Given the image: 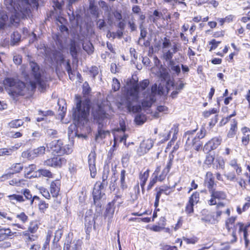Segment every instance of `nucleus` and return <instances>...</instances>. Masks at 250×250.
<instances>
[{"mask_svg":"<svg viewBox=\"0 0 250 250\" xmlns=\"http://www.w3.org/2000/svg\"><path fill=\"white\" fill-rule=\"evenodd\" d=\"M148 79H144L138 83V80L133 77L127 79L126 83V96L125 104V107L129 112L136 113L140 112L142 107L144 109L151 107L156 101V98L146 94V92L142 93L143 99L141 101V105H133V103L138 102L139 99V93L145 90L149 84Z\"/></svg>","mask_w":250,"mask_h":250,"instance_id":"1","label":"nucleus"},{"mask_svg":"<svg viewBox=\"0 0 250 250\" xmlns=\"http://www.w3.org/2000/svg\"><path fill=\"white\" fill-rule=\"evenodd\" d=\"M76 107L73 113L74 118L78 121H84L87 119L89 115L91 102L90 98L85 97L83 100L80 95H75Z\"/></svg>","mask_w":250,"mask_h":250,"instance_id":"2","label":"nucleus"},{"mask_svg":"<svg viewBox=\"0 0 250 250\" xmlns=\"http://www.w3.org/2000/svg\"><path fill=\"white\" fill-rule=\"evenodd\" d=\"M173 163V156L169 157L166 167L161 170V166H157L152 174L146 187V190H151L157 182H163L167 178Z\"/></svg>","mask_w":250,"mask_h":250,"instance_id":"3","label":"nucleus"},{"mask_svg":"<svg viewBox=\"0 0 250 250\" xmlns=\"http://www.w3.org/2000/svg\"><path fill=\"white\" fill-rule=\"evenodd\" d=\"M229 165L233 169L234 171L229 172L225 174L227 180L230 182L237 181L240 188L242 189H246L247 187V180L243 177H240L239 178L237 177V175H240L243 171L242 167L238 162V160L236 158L231 160Z\"/></svg>","mask_w":250,"mask_h":250,"instance_id":"4","label":"nucleus"},{"mask_svg":"<svg viewBox=\"0 0 250 250\" xmlns=\"http://www.w3.org/2000/svg\"><path fill=\"white\" fill-rule=\"evenodd\" d=\"M208 191L210 194V198L208 200V204L210 206L216 205V217L218 218L223 213V211L220 209V208L224 207L225 205L221 202L217 203V200L218 201L225 200L227 197V194L223 190H217L216 187Z\"/></svg>","mask_w":250,"mask_h":250,"instance_id":"5","label":"nucleus"},{"mask_svg":"<svg viewBox=\"0 0 250 250\" xmlns=\"http://www.w3.org/2000/svg\"><path fill=\"white\" fill-rule=\"evenodd\" d=\"M47 150L52 155H69L73 151L72 146L69 145H64L61 139L54 140L46 144Z\"/></svg>","mask_w":250,"mask_h":250,"instance_id":"6","label":"nucleus"},{"mask_svg":"<svg viewBox=\"0 0 250 250\" xmlns=\"http://www.w3.org/2000/svg\"><path fill=\"white\" fill-rule=\"evenodd\" d=\"M4 4L7 10L11 13L10 17V24L18 27L19 25L22 10L19 9L18 4L15 0H4Z\"/></svg>","mask_w":250,"mask_h":250,"instance_id":"7","label":"nucleus"},{"mask_svg":"<svg viewBox=\"0 0 250 250\" xmlns=\"http://www.w3.org/2000/svg\"><path fill=\"white\" fill-rule=\"evenodd\" d=\"M67 159L62 155H53L43 162V165L48 167L61 168L66 165Z\"/></svg>","mask_w":250,"mask_h":250,"instance_id":"8","label":"nucleus"},{"mask_svg":"<svg viewBox=\"0 0 250 250\" xmlns=\"http://www.w3.org/2000/svg\"><path fill=\"white\" fill-rule=\"evenodd\" d=\"M200 202V194L198 191L193 192L188 198L186 204L185 211L188 215L194 213V206Z\"/></svg>","mask_w":250,"mask_h":250,"instance_id":"9","label":"nucleus"},{"mask_svg":"<svg viewBox=\"0 0 250 250\" xmlns=\"http://www.w3.org/2000/svg\"><path fill=\"white\" fill-rule=\"evenodd\" d=\"M250 227V224H245L242 222H238L236 223L235 228L232 231L231 235L233 239L231 240V243H233L237 241V232L239 234H243V236L249 235L248 229Z\"/></svg>","mask_w":250,"mask_h":250,"instance_id":"10","label":"nucleus"},{"mask_svg":"<svg viewBox=\"0 0 250 250\" xmlns=\"http://www.w3.org/2000/svg\"><path fill=\"white\" fill-rule=\"evenodd\" d=\"M155 193V200L160 201L161 196L164 194L166 196H169L175 190V186H170L167 185H163L157 186L154 189Z\"/></svg>","mask_w":250,"mask_h":250,"instance_id":"11","label":"nucleus"},{"mask_svg":"<svg viewBox=\"0 0 250 250\" xmlns=\"http://www.w3.org/2000/svg\"><path fill=\"white\" fill-rule=\"evenodd\" d=\"M25 84L21 81H18L16 85L12 88H9L8 93L13 99H16L19 96H22L25 94Z\"/></svg>","mask_w":250,"mask_h":250,"instance_id":"12","label":"nucleus"},{"mask_svg":"<svg viewBox=\"0 0 250 250\" xmlns=\"http://www.w3.org/2000/svg\"><path fill=\"white\" fill-rule=\"evenodd\" d=\"M192 147L195 151H199L202 148L203 149V142L197 138L194 137L192 138L190 141V138L188 137L185 144V150L187 151H189L191 149Z\"/></svg>","mask_w":250,"mask_h":250,"instance_id":"13","label":"nucleus"},{"mask_svg":"<svg viewBox=\"0 0 250 250\" xmlns=\"http://www.w3.org/2000/svg\"><path fill=\"white\" fill-rule=\"evenodd\" d=\"M29 220L28 216L24 212H21L16 215V219L12 226L17 227L18 229H25V224L27 223Z\"/></svg>","mask_w":250,"mask_h":250,"instance_id":"14","label":"nucleus"},{"mask_svg":"<svg viewBox=\"0 0 250 250\" xmlns=\"http://www.w3.org/2000/svg\"><path fill=\"white\" fill-rule=\"evenodd\" d=\"M153 144L154 142L151 139L144 140L137 150L138 155L141 156L146 154L152 147Z\"/></svg>","mask_w":250,"mask_h":250,"instance_id":"15","label":"nucleus"},{"mask_svg":"<svg viewBox=\"0 0 250 250\" xmlns=\"http://www.w3.org/2000/svg\"><path fill=\"white\" fill-rule=\"evenodd\" d=\"M96 153L95 150H92L88 156V163L89 169L90 172V176L95 178L97 175V169L96 167Z\"/></svg>","mask_w":250,"mask_h":250,"instance_id":"16","label":"nucleus"},{"mask_svg":"<svg viewBox=\"0 0 250 250\" xmlns=\"http://www.w3.org/2000/svg\"><path fill=\"white\" fill-rule=\"evenodd\" d=\"M62 182L60 179H56L52 180L49 187V190L51 192L52 197L57 198L60 195Z\"/></svg>","mask_w":250,"mask_h":250,"instance_id":"17","label":"nucleus"},{"mask_svg":"<svg viewBox=\"0 0 250 250\" xmlns=\"http://www.w3.org/2000/svg\"><path fill=\"white\" fill-rule=\"evenodd\" d=\"M221 143V139L217 137H214L205 144L203 146V151L206 153L210 152L216 149Z\"/></svg>","mask_w":250,"mask_h":250,"instance_id":"18","label":"nucleus"},{"mask_svg":"<svg viewBox=\"0 0 250 250\" xmlns=\"http://www.w3.org/2000/svg\"><path fill=\"white\" fill-rule=\"evenodd\" d=\"M204 184L205 187L209 190L216 187V183L215 181V177L211 171H208L205 176Z\"/></svg>","mask_w":250,"mask_h":250,"instance_id":"19","label":"nucleus"},{"mask_svg":"<svg viewBox=\"0 0 250 250\" xmlns=\"http://www.w3.org/2000/svg\"><path fill=\"white\" fill-rule=\"evenodd\" d=\"M167 225V219L166 216H161L157 224L153 225L149 228V229L154 232H160L165 229Z\"/></svg>","mask_w":250,"mask_h":250,"instance_id":"20","label":"nucleus"},{"mask_svg":"<svg viewBox=\"0 0 250 250\" xmlns=\"http://www.w3.org/2000/svg\"><path fill=\"white\" fill-rule=\"evenodd\" d=\"M104 187H105L104 186H103V187L100 186L99 181L96 182L95 184L92 191V196L95 204L102 198L103 194L102 193V190L103 189Z\"/></svg>","mask_w":250,"mask_h":250,"instance_id":"21","label":"nucleus"},{"mask_svg":"<svg viewBox=\"0 0 250 250\" xmlns=\"http://www.w3.org/2000/svg\"><path fill=\"white\" fill-rule=\"evenodd\" d=\"M92 114L94 119L101 121L107 118L108 115L101 104L98 105L97 108L93 112Z\"/></svg>","mask_w":250,"mask_h":250,"instance_id":"22","label":"nucleus"},{"mask_svg":"<svg viewBox=\"0 0 250 250\" xmlns=\"http://www.w3.org/2000/svg\"><path fill=\"white\" fill-rule=\"evenodd\" d=\"M159 77L161 81H167L166 87L168 89V85L170 83L171 85H173V81L169 79V75L166 68L163 67L162 65L160 66L159 72H158Z\"/></svg>","mask_w":250,"mask_h":250,"instance_id":"23","label":"nucleus"},{"mask_svg":"<svg viewBox=\"0 0 250 250\" xmlns=\"http://www.w3.org/2000/svg\"><path fill=\"white\" fill-rule=\"evenodd\" d=\"M242 133V146L247 147L250 142V128L247 126H243L241 128Z\"/></svg>","mask_w":250,"mask_h":250,"instance_id":"24","label":"nucleus"},{"mask_svg":"<svg viewBox=\"0 0 250 250\" xmlns=\"http://www.w3.org/2000/svg\"><path fill=\"white\" fill-rule=\"evenodd\" d=\"M22 2L24 3L27 6V7H26L25 9H22L20 5L18 4V6L19 7V9L22 10V12L21 13V15L20 16V18L21 17L22 15H25V13L28 14V11H30L29 9V6L38 9L39 7V3L38 0H31L30 2H29V0H21Z\"/></svg>","mask_w":250,"mask_h":250,"instance_id":"25","label":"nucleus"},{"mask_svg":"<svg viewBox=\"0 0 250 250\" xmlns=\"http://www.w3.org/2000/svg\"><path fill=\"white\" fill-rule=\"evenodd\" d=\"M150 169L147 168L145 171L140 172L139 175L140 180V184L142 189V192L144 193L145 192V186L149 176Z\"/></svg>","mask_w":250,"mask_h":250,"instance_id":"26","label":"nucleus"},{"mask_svg":"<svg viewBox=\"0 0 250 250\" xmlns=\"http://www.w3.org/2000/svg\"><path fill=\"white\" fill-rule=\"evenodd\" d=\"M238 121L236 119H233L230 124V127L227 132V136L228 138H234L238 131Z\"/></svg>","mask_w":250,"mask_h":250,"instance_id":"27","label":"nucleus"},{"mask_svg":"<svg viewBox=\"0 0 250 250\" xmlns=\"http://www.w3.org/2000/svg\"><path fill=\"white\" fill-rule=\"evenodd\" d=\"M9 185L13 187L23 188L27 185V181L25 179L20 178L18 176L12 178L8 181Z\"/></svg>","mask_w":250,"mask_h":250,"instance_id":"28","label":"nucleus"},{"mask_svg":"<svg viewBox=\"0 0 250 250\" xmlns=\"http://www.w3.org/2000/svg\"><path fill=\"white\" fill-rule=\"evenodd\" d=\"M22 236L23 238L24 241L27 246H29L30 244L38 239V235L35 233H31L28 231H23L22 232Z\"/></svg>","mask_w":250,"mask_h":250,"instance_id":"29","label":"nucleus"},{"mask_svg":"<svg viewBox=\"0 0 250 250\" xmlns=\"http://www.w3.org/2000/svg\"><path fill=\"white\" fill-rule=\"evenodd\" d=\"M63 234V230L62 229H58L55 233V236L52 242V247L54 249H58L61 248V245L59 243Z\"/></svg>","mask_w":250,"mask_h":250,"instance_id":"30","label":"nucleus"},{"mask_svg":"<svg viewBox=\"0 0 250 250\" xmlns=\"http://www.w3.org/2000/svg\"><path fill=\"white\" fill-rule=\"evenodd\" d=\"M115 209V206H114L108 203L106 207L105 211L104 212V217L105 219L107 218L111 220L113 218Z\"/></svg>","mask_w":250,"mask_h":250,"instance_id":"31","label":"nucleus"},{"mask_svg":"<svg viewBox=\"0 0 250 250\" xmlns=\"http://www.w3.org/2000/svg\"><path fill=\"white\" fill-rule=\"evenodd\" d=\"M236 216H232L228 218L225 221V227L228 231L230 232L233 231V229L235 228V224L237 220Z\"/></svg>","mask_w":250,"mask_h":250,"instance_id":"32","label":"nucleus"},{"mask_svg":"<svg viewBox=\"0 0 250 250\" xmlns=\"http://www.w3.org/2000/svg\"><path fill=\"white\" fill-rule=\"evenodd\" d=\"M13 235V233L10 228H2L0 226V241H3Z\"/></svg>","mask_w":250,"mask_h":250,"instance_id":"33","label":"nucleus"},{"mask_svg":"<svg viewBox=\"0 0 250 250\" xmlns=\"http://www.w3.org/2000/svg\"><path fill=\"white\" fill-rule=\"evenodd\" d=\"M23 168V164L21 163L13 164L9 168L8 170L13 175L15 174L20 173Z\"/></svg>","mask_w":250,"mask_h":250,"instance_id":"34","label":"nucleus"},{"mask_svg":"<svg viewBox=\"0 0 250 250\" xmlns=\"http://www.w3.org/2000/svg\"><path fill=\"white\" fill-rule=\"evenodd\" d=\"M39 225L37 220H32L30 222L27 230L25 231L36 234L39 228Z\"/></svg>","mask_w":250,"mask_h":250,"instance_id":"35","label":"nucleus"},{"mask_svg":"<svg viewBox=\"0 0 250 250\" xmlns=\"http://www.w3.org/2000/svg\"><path fill=\"white\" fill-rule=\"evenodd\" d=\"M174 54L170 50H167L163 53L162 58L165 61L169 62V64L172 66L174 64V61L172 60Z\"/></svg>","mask_w":250,"mask_h":250,"instance_id":"36","label":"nucleus"},{"mask_svg":"<svg viewBox=\"0 0 250 250\" xmlns=\"http://www.w3.org/2000/svg\"><path fill=\"white\" fill-rule=\"evenodd\" d=\"M18 82V81H17L13 78L7 77L4 79L3 83L5 88H6L7 87H9V88H12L17 85Z\"/></svg>","mask_w":250,"mask_h":250,"instance_id":"37","label":"nucleus"},{"mask_svg":"<svg viewBox=\"0 0 250 250\" xmlns=\"http://www.w3.org/2000/svg\"><path fill=\"white\" fill-rule=\"evenodd\" d=\"M24 124V122L21 119H14L9 122L7 126L9 128H18Z\"/></svg>","mask_w":250,"mask_h":250,"instance_id":"38","label":"nucleus"},{"mask_svg":"<svg viewBox=\"0 0 250 250\" xmlns=\"http://www.w3.org/2000/svg\"><path fill=\"white\" fill-rule=\"evenodd\" d=\"M7 198L10 202L14 204V201L18 203H23L24 202V197L21 194H13L7 196Z\"/></svg>","mask_w":250,"mask_h":250,"instance_id":"39","label":"nucleus"},{"mask_svg":"<svg viewBox=\"0 0 250 250\" xmlns=\"http://www.w3.org/2000/svg\"><path fill=\"white\" fill-rule=\"evenodd\" d=\"M21 156L23 158L29 160H32L36 158L33 149H28L23 151L22 152Z\"/></svg>","mask_w":250,"mask_h":250,"instance_id":"40","label":"nucleus"},{"mask_svg":"<svg viewBox=\"0 0 250 250\" xmlns=\"http://www.w3.org/2000/svg\"><path fill=\"white\" fill-rule=\"evenodd\" d=\"M125 175L126 171L125 169H123L121 171L120 174V188L122 190H124L127 188V185L125 182Z\"/></svg>","mask_w":250,"mask_h":250,"instance_id":"41","label":"nucleus"},{"mask_svg":"<svg viewBox=\"0 0 250 250\" xmlns=\"http://www.w3.org/2000/svg\"><path fill=\"white\" fill-rule=\"evenodd\" d=\"M93 222H95L93 220L88 219L87 217L85 218V231L88 237L92 230Z\"/></svg>","mask_w":250,"mask_h":250,"instance_id":"42","label":"nucleus"},{"mask_svg":"<svg viewBox=\"0 0 250 250\" xmlns=\"http://www.w3.org/2000/svg\"><path fill=\"white\" fill-rule=\"evenodd\" d=\"M169 108L167 106L165 105H158L157 107L155 112L154 113V116L155 117H159V113H163L164 114H167L168 113Z\"/></svg>","mask_w":250,"mask_h":250,"instance_id":"43","label":"nucleus"},{"mask_svg":"<svg viewBox=\"0 0 250 250\" xmlns=\"http://www.w3.org/2000/svg\"><path fill=\"white\" fill-rule=\"evenodd\" d=\"M30 65L31 68L32 72L34 78H36V76L37 75H42L40 72V68L39 65L37 63L34 62H31Z\"/></svg>","mask_w":250,"mask_h":250,"instance_id":"44","label":"nucleus"},{"mask_svg":"<svg viewBox=\"0 0 250 250\" xmlns=\"http://www.w3.org/2000/svg\"><path fill=\"white\" fill-rule=\"evenodd\" d=\"M37 168V166L35 164L29 165L27 167H25V171L24 173V177L26 178H30L31 177L30 174L34 171Z\"/></svg>","mask_w":250,"mask_h":250,"instance_id":"45","label":"nucleus"},{"mask_svg":"<svg viewBox=\"0 0 250 250\" xmlns=\"http://www.w3.org/2000/svg\"><path fill=\"white\" fill-rule=\"evenodd\" d=\"M63 250H79V246L76 243H72L71 241L67 240L64 243Z\"/></svg>","mask_w":250,"mask_h":250,"instance_id":"46","label":"nucleus"},{"mask_svg":"<svg viewBox=\"0 0 250 250\" xmlns=\"http://www.w3.org/2000/svg\"><path fill=\"white\" fill-rule=\"evenodd\" d=\"M38 172L40 174V176L48 178H53L54 177L53 173L49 169L40 168L38 170Z\"/></svg>","mask_w":250,"mask_h":250,"instance_id":"47","label":"nucleus"},{"mask_svg":"<svg viewBox=\"0 0 250 250\" xmlns=\"http://www.w3.org/2000/svg\"><path fill=\"white\" fill-rule=\"evenodd\" d=\"M237 115V111L236 110H234L231 114L227 116L226 117H223L221 121L219 122V125L220 126H224L226 125L227 123L229 122L230 120V119L235 116Z\"/></svg>","mask_w":250,"mask_h":250,"instance_id":"48","label":"nucleus"},{"mask_svg":"<svg viewBox=\"0 0 250 250\" xmlns=\"http://www.w3.org/2000/svg\"><path fill=\"white\" fill-rule=\"evenodd\" d=\"M89 9L90 13L94 16L96 18L99 17V13L97 6L95 5L94 1H90L89 5Z\"/></svg>","mask_w":250,"mask_h":250,"instance_id":"49","label":"nucleus"},{"mask_svg":"<svg viewBox=\"0 0 250 250\" xmlns=\"http://www.w3.org/2000/svg\"><path fill=\"white\" fill-rule=\"evenodd\" d=\"M8 19V17L5 12L1 11L0 12V29H4L6 22Z\"/></svg>","mask_w":250,"mask_h":250,"instance_id":"50","label":"nucleus"},{"mask_svg":"<svg viewBox=\"0 0 250 250\" xmlns=\"http://www.w3.org/2000/svg\"><path fill=\"white\" fill-rule=\"evenodd\" d=\"M34 151L36 158L43 156L46 151V146H40L37 148H34Z\"/></svg>","mask_w":250,"mask_h":250,"instance_id":"51","label":"nucleus"},{"mask_svg":"<svg viewBox=\"0 0 250 250\" xmlns=\"http://www.w3.org/2000/svg\"><path fill=\"white\" fill-rule=\"evenodd\" d=\"M201 220L206 223L211 224H215L216 222H217V220L214 218V216L209 214L206 215L202 214Z\"/></svg>","mask_w":250,"mask_h":250,"instance_id":"52","label":"nucleus"},{"mask_svg":"<svg viewBox=\"0 0 250 250\" xmlns=\"http://www.w3.org/2000/svg\"><path fill=\"white\" fill-rule=\"evenodd\" d=\"M219 112V109L218 108H212L208 110L204 111L202 113V115L205 118H208L212 114H217Z\"/></svg>","mask_w":250,"mask_h":250,"instance_id":"53","label":"nucleus"},{"mask_svg":"<svg viewBox=\"0 0 250 250\" xmlns=\"http://www.w3.org/2000/svg\"><path fill=\"white\" fill-rule=\"evenodd\" d=\"M146 116L143 114H138L135 117V122L137 125H141L146 122Z\"/></svg>","mask_w":250,"mask_h":250,"instance_id":"54","label":"nucleus"},{"mask_svg":"<svg viewBox=\"0 0 250 250\" xmlns=\"http://www.w3.org/2000/svg\"><path fill=\"white\" fill-rule=\"evenodd\" d=\"M40 193L46 199L50 200L52 197L51 192L46 188L41 187L39 188Z\"/></svg>","mask_w":250,"mask_h":250,"instance_id":"55","label":"nucleus"},{"mask_svg":"<svg viewBox=\"0 0 250 250\" xmlns=\"http://www.w3.org/2000/svg\"><path fill=\"white\" fill-rule=\"evenodd\" d=\"M183 240L187 245H194L199 241V239L196 236H193L190 238L183 236Z\"/></svg>","mask_w":250,"mask_h":250,"instance_id":"56","label":"nucleus"},{"mask_svg":"<svg viewBox=\"0 0 250 250\" xmlns=\"http://www.w3.org/2000/svg\"><path fill=\"white\" fill-rule=\"evenodd\" d=\"M221 42H222L221 41H216L214 39L211 40L208 42L209 51L211 52L216 49Z\"/></svg>","mask_w":250,"mask_h":250,"instance_id":"57","label":"nucleus"},{"mask_svg":"<svg viewBox=\"0 0 250 250\" xmlns=\"http://www.w3.org/2000/svg\"><path fill=\"white\" fill-rule=\"evenodd\" d=\"M109 203L114 206H115L116 203H117V206L119 207L124 203L122 196L121 195L116 194L113 200Z\"/></svg>","mask_w":250,"mask_h":250,"instance_id":"58","label":"nucleus"},{"mask_svg":"<svg viewBox=\"0 0 250 250\" xmlns=\"http://www.w3.org/2000/svg\"><path fill=\"white\" fill-rule=\"evenodd\" d=\"M206 158L204 161V164L208 167H210L214 162L215 156L209 152L207 153Z\"/></svg>","mask_w":250,"mask_h":250,"instance_id":"59","label":"nucleus"},{"mask_svg":"<svg viewBox=\"0 0 250 250\" xmlns=\"http://www.w3.org/2000/svg\"><path fill=\"white\" fill-rule=\"evenodd\" d=\"M38 208L40 212L44 213L49 208V204L44 200H41L38 204Z\"/></svg>","mask_w":250,"mask_h":250,"instance_id":"60","label":"nucleus"},{"mask_svg":"<svg viewBox=\"0 0 250 250\" xmlns=\"http://www.w3.org/2000/svg\"><path fill=\"white\" fill-rule=\"evenodd\" d=\"M36 81L37 83L39 85L40 88L42 90L44 89L46 87L45 82L42 79V75H37L34 78Z\"/></svg>","mask_w":250,"mask_h":250,"instance_id":"61","label":"nucleus"},{"mask_svg":"<svg viewBox=\"0 0 250 250\" xmlns=\"http://www.w3.org/2000/svg\"><path fill=\"white\" fill-rule=\"evenodd\" d=\"M70 53L73 58H77V51L76 47V43L73 40L71 41L70 44Z\"/></svg>","mask_w":250,"mask_h":250,"instance_id":"62","label":"nucleus"},{"mask_svg":"<svg viewBox=\"0 0 250 250\" xmlns=\"http://www.w3.org/2000/svg\"><path fill=\"white\" fill-rule=\"evenodd\" d=\"M21 193H22L23 196L24 197V202L28 199H31L32 197L31 192L28 188H25L22 189Z\"/></svg>","mask_w":250,"mask_h":250,"instance_id":"63","label":"nucleus"},{"mask_svg":"<svg viewBox=\"0 0 250 250\" xmlns=\"http://www.w3.org/2000/svg\"><path fill=\"white\" fill-rule=\"evenodd\" d=\"M6 219L9 222H13L14 218L9 216L7 212L0 210V219Z\"/></svg>","mask_w":250,"mask_h":250,"instance_id":"64","label":"nucleus"}]
</instances>
